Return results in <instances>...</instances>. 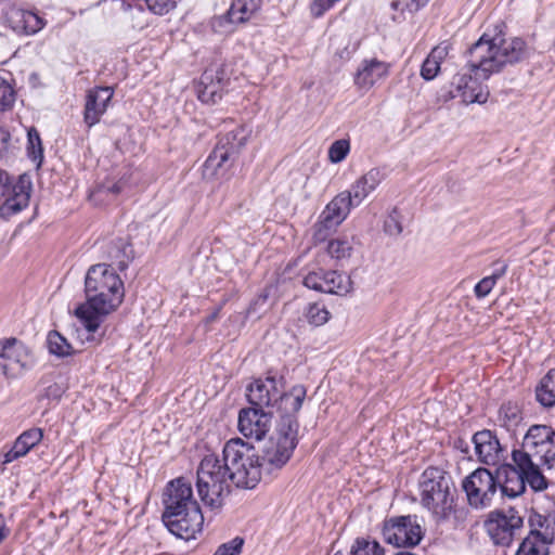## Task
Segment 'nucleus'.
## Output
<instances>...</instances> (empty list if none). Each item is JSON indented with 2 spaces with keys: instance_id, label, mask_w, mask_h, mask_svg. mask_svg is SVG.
Instances as JSON below:
<instances>
[{
  "instance_id": "nucleus-1",
  "label": "nucleus",
  "mask_w": 555,
  "mask_h": 555,
  "mask_svg": "<svg viewBox=\"0 0 555 555\" xmlns=\"http://www.w3.org/2000/svg\"><path fill=\"white\" fill-rule=\"evenodd\" d=\"M503 22L492 27L470 44L465 52L467 70L488 80L502 72L507 64L518 63L527 57V43L519 37L507 38Z\"/></svg>"
},
{
  "instance_id": "nucleus-2",
  "label": "nucleus",
  "mask_w": 555,
  "mask_h": 555,
  "mask_svg": "<svg viewBox=\"0 0 555 555\" xmlns=\"http://www.w3.org/2000/svg\"><path fill=\"white\" fill-rule=\"evenodd\" d=\"M86 301L75 309L85 328L94 333L102 323V318L116 311L125 298V285L119 274L111 264L91 266L85 278Z\"/></svg>"
},
{
  "instance_id": "nucleus-3",
  "label": "nucleus",
  "mask_w": 555,
  "mask_h": 555,
  "mask_svg": "<svg viewBox=\"0 0 555 555\" xmlns=\"http://www.w3.org/2000/svg\"><path fill=\"white\" fill-rule=\"evenodd\" d=\"M511 456L514 465L531 472L533 482L542 481V467L552 468L555 461V430L547 425H531Z\"/></svg>"
},
{
  "instance_id": "nucleus-4",
  "label": "nucleus",
  "mask_w": 555,
  "mask_h": 555,
  "mask_svg": "<svg viewBox=\"0 0 555 555\" xmlns=\"http://www.w3.org/2000/svg\"><path fill=\"white\" fill-rule=\"evenodd\" d=\"M247 400L257 408H276L280 414H297L304 403L307 389L295 385L285 391L284 378H276L269 372L266 377H258L247 386Z\"/></svg>"
},
{
  "instance_id": "nucleus-5",
  "label": "nucleus",
  "mask_w": 555,
  "mask_h": 555,
  "mask_svg": "<svg viewBox=\"0 0 555 555\" xmlns=\"http://www.w3.org/2000/svg\"><path fill=\"white\" fill-rule=\"evenodd\" d=\"M453 482L442 468L428 466L418 480V495L423 508L436 521H443L454 512Z\"/></svg>"
},
{
  "instance_id": "nucleus-6",
  "label": "nucleus",
  "mask_w": 555,
  "mask_h": 555,
  "mask_svg": "<svg viewBox=\"0 0 555 555\" xmlns=\"http://www.w3.org/2000/svg\"><path fill=\"white\" fill-rule=\"evenodd\" d=\"M232 473L216 454L205 455L196 470V489L201 501L210 509H220L230 493Z\"/></svg>"
},
{
  "instance_id": "nucleus-7",
  "label": "nucleus",
  "mask_w": 555,
  "mask_h": 555,
  "mask_svg": "<svg viewBox=\"0 0 555 555\" xmlns=\"http://www.w3.org/2000/svg\"><path fill=\"white\" fill-rule=\"evenodd\" d=\"M250 130L240 125L232 131L218 135V141L202 165V179L219 181L229 179L234 156L246 144Z\"/></svg>"
},
{
  "instance_id": "nucleus-8",
  "label": "nucleus",
  "mask_w": 555,
  "mask_h": 555,
  "mask_svg": "<svg viewBox=\"0 0 555 555\" xmlns=\"http://www.w3.org/2000/svg\"><path fill=\"white\" fill-rule=\"evenodd\" d=\"M223 464L232 473V483L242 489H254L261 479L259 457L253 447L241 438L230 439L223 447Z\"/></svg>"
},
{
  "instance_id": "nucleus-9",
  "label": "nucleus",
  "mask_w": 555,
  "mask_h": 555,
  "mask_svg": "<svg viewBox=\"0 0 555 555\" xmlns=\"http://www.w3.org/2000/svg\"><path fill=\"white\" fill-rule=\"evenodd\" d=\"M298 443L299 422L297 414L280 415L275 431L263 450V464L271 469L283 468L292 459Z\"/></svg>"
},
{
  "instance_id": "nucleus-10",
  "label": "nucleus",
  "mask_w": 555,
  "mask_h": 555,
  "mask_svg": "<svg viewBox=\"0 0 555 555\" xmlns=\"http://www.w3.org/2000/svg\"><path fill=\"white\" fill-rule=\"evenodd\" d=\"M483 529L495 546L509 547L524 529V517L515 507L498 508L487 515Z\"/></svg>"
},
{
  "instance_id": "nucleus-11",
  "label": "nucleus",
  "mask_w": 555,
  "mask_h": 555,
  "mask_svg": "<svg viewBox=\"0 0 555 555\" xmlns=\"http://www.w3.org/2000/svg\"><path fill=\"white\" fill-rule=\"evenodd\" d=\"M499 486L498 478L483 467L475 469L462 482L467 502L474 508L489 507L499 491Z\"/></svg>"
},
{
  "instance_id": "nucleus-12",
  "label": "nucleus",
  "mask_w": 555,
  "mask_h": 555,
  "mask_svg": "<svg viewBox=\"0 0 555 555\" xmlns=\"http://www.w3.org/2000/svg\"><path fill=\"white\" fill-rule=\"evenodd\" d=\"M382 534L388 544L397 547H414L422 541L424 531L416 515H405L386 519Z\"/></svg>"
},
{
  "instance_id": "nucleus-13",
  "label": "nucleus",
  "mask_w": 555,
  "mask_h": 555,
  "mask_svg": "<svg viewBox=\"0 0 555 555\" xmlns=\"http://www.w3.org/2000/svg\"><path fill=\"white\" fill-rule=\"evenodd\" d=\"M30 191L29 181L20 178L14 182L8 172L0 169V217L7 219L25 209L29 204Z\"/></svg>"
},
{
  "instance_id": "nucleus-14",
  "label": "nucleus",
  "mask_w": 555,
  "mask_h": 555,
  "mask_svg": "<svg viewBox=\"0 0 555 555\" xmlns=\"http://www.w3.org/2000/svg\"><path fill=\"white\" fill-rule=\"evenodd\" d=\"M302 284L309 289L337 296H346L353 288L351 278L336 270L324 271L318 269L309 271L304 276Z\"/></svg>"
},
{
  "instance_id": "nucleus-15",
  "label": "nucleus",
  "mask_w": 555,
  "mask_h": 555,
  "mask_svg": "<svg viewBox=\"0 0 555 555\" xmlns=\"http://www.w3.org/2000/svg\"><path fill=\"white\" fill-rule=\"evenodd\" d=\"M262 8V0H232L229 9L212 20V27L219 31L233 30L251 22Z\"/></svg>"
},
{
  "instance_id": "nucleus-16",
  "label": "nucleus",
  "mask_w": 555,
  "mask_h": 555,
  "mask_svg": "<svg viewBox=\"0 0 555 555\" xmlns=\"http://www.w3.org/2000/svg\"><path fill=\"white\" fill-rule=\"evenodd\" d=\"M115 89L108 86L89 88L83 98L82 120L88 130L100 124L112 105Z\"/></svg>"
},
{
  "instance_id": "nucleus-17",
  "label": "nucleus",
  "mask_w": 555,
  "mask_h": 555,
  "mask_svg": "<svg viewBox=\"0 0 555 555\" xmlns=\"http://www.w3.org/2000/svg\"><path fill=\"white\" fill-rule=\"evenodd\" d=\"M168 530L183 540L196 539L204 527V515L201 507L182 509L172 515H162Z\"/></svg>"
},
{
  "instance_id": "nucleus-18",
  "label": "nucleus",
  "mask_w": 555,
  "mask_h": 555,
  "mask_svg": "<svg viewBox=\"0 0 555 555\" xmlns=\"http://www.w3.org/2000/svg\"><path fill=\"white\" fill-rule=\"evenodd\" d=\"M27 347L15 337L0 340V369L5 377L15 378L28 366Z\"/></svg>"
},
{
  "instance_id": "nucleus-19",
  "label": "nucleus",
  "mask_w": 555,
  "mask_h": 555,
  "mask_svg": "<svg viewBox=\"0 0 555 555\" xmlns=\"http://www.w3.org/2000/svg\"><path fill=\"white\" fill-rule=\"evenodd\" d=\"M2 24L18 36H33L46 26L43 17L14 4L2 12Z\"/></svg>"
},
{
  "instance_id": "nucleus-20",
  "label": "nucleus",
  "mask_w": 555,
  "mask_h": 555,
  "mask_svg": "<svg viewBox=\"0 0 555 555\" xmlns=\"http://www.w3.org/2000/svg\"><path fill=\"white\" fill-rule=\"evenodd\" d=\"M163 503L165 506L163 515H172L182 509L201 507L194 499L191 482L184 477H178L167 483Z\"/></svg>"
},
{
  "instance_id": "nucleus-21",
  "label": "nucleus",
  "mask_w": 555,
  "mask_h": 555,
  "mask_svg": "<svg viewBox=\"0 0 555 555\" xmlns=\"http://www.w3.org/2000/svg\"><path fill=\"white\" fill-rule=\"evenodd\" d=\"M482 78L472 72L457 73L452 78L453 96H459L466 104H483L488 101L490 91L487 85L482 83Z\"/></svg>"
},
{
  "instance_id": "nucleus-22",
  "label": "nucleus",
  "mask_w": 555,
  "mask_h": 555,
  "mask_svg": "<svg viewBox=\"0 0 555 555\" xmlns=\"http://www.w3.org/2000/svg\"><path fill=\"white\" fill-rule=\"evenodd\" d=\"M272 414L262 408H244L238 413L237 427L240 433L248 439L262 440L271 428Z\"/></svg>"
},
{
  "instance_id": "nucleus-23",
  "label": "nucleus",
  "mask_w": 555,
  "mask_h": 555,
  "mask_svg": "<svg viewBox=\"0 0 555 555\" xmlns=\"http://www.w3.org/2000/svg\"><path fill=\"white\" fill-rule=\"evenodd\" d=\"M513 470L511 474H506V477L503 482H500L499 490L502 495L514 499L519 496L526 491V485L533 491H544L547 489L548 482L545 476H542V481L538 480L533 482L532 477L529 475L531 472L526 469H521L519 466L511 465Z\"/></svg>"
},
{
  "instance_id": "nucleus-24",
  "label": "nucleus",
  "mask_w": 555,
  "mask_h": 555,
  "mask_svg": "<svg viewBox=\"0 0 555 555\" xmlns=\"http://www.w3.org/2000/svg\"><path fill=\"white\" fill-rule=\"evenodd\" d=\"M390 63L376 57L364 59L353 75V83L361 91H369L390 74Z\"/></svg>"
},
{
  "instance_id": "nucleus-25",
  "label": "nucleus",
  "mask_w": 555,
  "mask_h": 555,
  "mask_svg": "<svg viewBox=\"0 0 555 555\" xmlns=\"http://www.w3.org/2000/svg\"><path fill=\"white\" fill-rule=\"evenodd\" d=\"M472 441L478 460L490 466L498 465L504 459L502 448L496 435L489 429H482L473 435Z\"/></svg>"
},
{
  "instance_id": "nucleus-26",
  "label": "nucleus",
  "mask_w": 555,
  "mask_h": 555,
  "mask_svg": "<svg viewBox=\"0 0 555 555\" xmlns=\"http://www.w3.org/2000/svg\"><path fill=\"white\" fill-rule=\"evenodd\" d=\"M225 86L223 70L206 69L195 85L197 99L204 104H216L222 99Z\"/></svg>"
},
{
  "instance_id": "nucleus-27",
  "label": "nucleus",
  "mask_w": 555,
  "mask_h": 555,
  "mask_svg": "<svg viewBox=\"0 0 555 555\" xmlns=\"http://www.w3.org/2000/svg\"><path fill=\"white\" fill-rule=\"evenodd\" d=\"M386 179V173L382 168L374 167L360 176L346 190L352 196L356 206H359L378 185Z\"/></svg>"
},
{
  "instance_id": "nucleus-28",
  "label": "nucleus",
  "mask_w": 555,
  "mask_h": 555,
  "mask_svg": "<svg viewBox=\"0 0 555 555\" xmlns=\"http://www.w3.org/2000/svg\"><path fill=\"white\" fill-rule=\"evenodd\" d=\"M43 439V430L33 427L23 431L14 441L12 448L4 453L2 464L7 465L29 453Z\"/></svg>"
},
{
  "instance_id": "nucleus-29",
  "label": "nucleus",
  "mask_w": 555,
  "mask_h": 555,
  "mask_svg": "<svg viewBox=\"0 0 555 555\" xmlns=\"http://www.w3.org/2000/svg\"><path fill=\"white\" fill-rule=\"evenodd\" d=\"M353 206L352 196L343 191L332 198L320 216L324 218V222L338 227L347 219Z\"/></svg>"
},
{
  "instance_id": "nucleus-30",
  "label": "nucleus",
  "mask_w": 555,
  "mask_h": 555,
  "mask_svg": "<svg viewBox=\"0 0 555 555\" xmlns=\"http://www.w3.org/2000/svg\"><path fill=\"white\" fill-rule=\"evenodd\" d=\"M530 533L542 539L547 544L555 542V509L540 513L532 511L529 516Z\"/></svg>"
},
{
  "instance_id": "nucleus-31",
  "label": "nucleus",
  "mask_w": 555,
  "mask_h": 555,
  "mask_svg": "<svg viewBox=\"0 0 555 555\" xmlns=\"http://www.w3.org/2000/svg\"><path fill=\"white\" fill-rule=\"evenodd\" d=\"M499 425L507 431H516L517 427L524 421V412L521 405L516 401L503 402L496 414Z\"/></svg>"
},
{
  "instance_id": "nucleus-32",
  "label": "nucleus",
  "mask_w": 555,
  "mask_h": 555,
  "mask_svg": "<svg viewBox=\"0 0 555 555\" xmlns=\"http://www.w3.org/2000/svg\"><path fill=\"white\" fill-rule=\"evenodd\" d=\"M537 401L545 406H555V367L550 369L535 387Z\"/></svg>"
},
{
  "instance_id": "nucleus-33",
  "label": "nucleus",
  "mask_w": 555,
  "mask_h": 555,
  "mask_svg": "<svg viewBox=\"0 0 555 555\" xmlns=\"http://www.w3.org/2000/svg\"><path fill=\"white\" fill-rule=\"evenodd\" d=\"M47 346L49 352L59 358H65L75 354V349L72 344L68 343V340L55 330L48 333Z\"/></svg>"
},
{
  "instance_id": "nucleus-34",
  "label": "nucleus",
  "mask_w": 555,
  "mask_h": 555,
  "mask_svg": "<svg viewBox=\"0 0 555 555\" xmlns=\"http://www.w3.org/2000/svg\"><path fill=\"white\" fill-rule=\"evenodd\" d=\"M550 544L533 533H528L520 542L515 555H550Z\"/></svg>"
},
{
  "instance_id": "nucleus-35",
  "label": "nucleus",
  "mask_w": 555,
  "mask_h": 555,
  "mask_svg": "<svg viewBox=\"0 0 555 555\" xmlns=\"http://www.w3.org/2000/svg\"><path fill=\"white\" fill-rule=\"evenodd\" d=\"M350 555H386V552L375 539L358 537L350 546Z\"/></svg>"
},
{
  "instance_id": "nucleus-36",
  "label": "nucleus",
  "mask_w": 555,
  "mask_h": 555,
  "mask_svg": "<svg viewBox=\"0 0 555 555\" xmlns=\"http://www.w3.org/2000/svg\"><path fill=\"white\" fill-rule=\"evenodd\" d=\"M507 268L508 264L504 262L499 269H495L491 275L481 279L474 287L475 296L479 299L487 297L495 286L498 280L506 274Z\"/></svg>"
},
{
  "instance_id": "nucleus-37",
  "label": "nucleus",
  "mask_w": 555,
  "mask_h": 555,
  "mask_svg": "<svg viewBox=\"0 0 555 555\" xmlns=\"http://www.w3.org/2000/svg\"><path fill=\"white\" fill-rule=\"evenodd\" d=\"M27 156L34 163L37 168L41 167L43 162V146L38 130L34 127L27 131Z\"/></svg>"
},
{
  "instance_id": "nucleus-38",
  "label": "nucleus",
  "mask_w": 555,
  "mask_h": 555,
  "mask_svg": "<svg viewBox=\"0 0 555 555\" xmlns=\"http://www.w3.org/2000/svg\"><path fill=\"white\" fill-rule=\"evenodd\" d=\"M305 315L309 324L314 326L324 325L331 318L330 311L321 302L309 304Z\"/></svg>"
},
{
  "instance_id": "nucleus-39",
  "label": "nucleus",
  "mask_w": 555,
  "mask_h": 555,
  "mask_svg": "<svg viewBox=\"0 0 555 555\" xmlns=\"http://www.w3.org/2000/svg\"><path fill=\"white\" fill-rule=\"evenodd\" d=\"M351 144L349 139L334 141L327 151V158L332 164L341 163L349 155Z\"/></svg>"
},
{
  "instance_id": "nucleus-40",
  "label": "nucleus",
  "mask_w": 555,
  "mask_h": 555,
  "mask_svg": "<svg viewBox=\"0 0 555 555\" xmlns=\"http://www.w3.org/2000/svg\"><path fill=\"white\" fill-rule=\"evenodd\" d=\"M351 249L349 242L344 238L331 240L326 247L327 254L336 260L349 257Z\"/></svg>"
},
{
  "instance_id": "nucleus-41",
  "label": "nucleus",
  "mask_w": 555,
  "mask_h": 555,
  "mask_svg": "<svg viewBox=\"0 0 555 555\" xmlns=\"http://www.w3.org/2000/svg\"><path fill=\"white\" fill-rule=\"evenodd\" d=\"M15 102V91L13 87L0 76V112L12 108Z\"/></svg>"
},
{
  "instance_id": "nucleus-42",
  "label": "nucleus",
  "mask_w": 555,
  "mask_h": 555,
  "mask_svg": "<svg viewBox=\"0 0 555 555\" xmlns=\"http://www.w3.org/2000/svg\"><path fill=\"white\" fill-rule=\"evenodd\" d=\"M341 0H312L309 4L310 16L314 20L321 18Z\"/></svg>"
},
{
  "instance_id": "nucleus-43",
  "label": "nucleus",
  "mask_w": 555,
  "mask_h": 555,
  "mask_svg": "<svg viewBox=\"0 0 555 555\" xmlns=\"http://www.w3.org/2000/svg\"><path fill=\"white\" fill-rule=\"evenodd\" d=\"M384 230L389 235H399L402 232L401 216L398 208H393L384 221Z\"/></svg>"
},
{
  "instance_id": "nucleus-44",
  "label": "nucleus",
  "mask_w": 555,
  "mask_h": 555,
  "mask_svg": "<svg viewBox=\"0 0 555 555\" xmlns=\"http://www.w3.org/2000/svg\"><path fill=\"white\" fill-rule=\"evenodd\" d=\"M336 228L334 224L324 222V218L320 216L319 221L314 224L313 243L320 244L325 242Z\"/></svg>"
},
{
  "instance_id": "nucleus-45",
  "label": "nucleus",
  "mask_w": 555,
  "mask_h": 555,
  "mask_svg": "<svg viewBox=\"0 0 555 555\" xmlns=\"http://www.w3.org/2000/svg\"><path fill=\"white\" fill-rule=\"evenodd\" d=\"M244 545V539L235 537L231 541H228L216 550L214 555H240Z\"/></svg>"
},
{
  "instance_id": "nucleus-46",
  "label": "nucleus",
  "mask_w": 555,
  "mask_h": 555,
  "mask_svg": "<svg viewBox=\"0 0 555 555\" xmlns=\"http://www.w3.org/2000/svg\"><path fill=\"white\" fill-rule=\"evenodd\" d=\"M451 51H453V43L450 40H442L430 50L428 55L441 66Z\"/></svg>"
},
{
  "instance_id": "nucleus-47",
  "label": "nucleus",
  "mask_w": 555,
  "mask_h": 555,
  "mask_svg": "<svg viewBox=\"0 0 555 555\" xmlns=\"http://www.w3.org/2000/svg\"><path fill=\"white\" fill-rule=\"evenodd\" d=\"M439 73L440 65L434 59H431L430 55H427L421 66L422 78L429 81L436 78Z\"/></svg>"
},
{
  "instance_id": "nucleus-48",
  "label": "nucleus",
  "mask_w": 555,
  "mask_h": 555,
  "mask_svg": "<svg viewBox=\"0 0 555 555\" xmlns=\"http://www.w3.org/2000/svg\"><path fill=\"white\" fill-rule=\"evenodd\" d=\"M430 0H409L405 3V10L411 13L418 12L421 9L427 5Z\"/></svg>"
},
{
  "instance_id": "nucleus-49",
  "label": "nucleus",
  "mask_w": 555,
  "mask_h": 555,
  "mask_svg": "<svg viewBox=\"0 0 555 555\" xmlns=\"http://www.w3.org/2000/svg\"><path fill=\"white\" fill-rule=\"evenodd\" d=\"M225 302H227V299L222 300V302L218 307H216L209 315H207L204 319L205 325H209V324L214 323L220 317L221 310H222L223 306L225 305Z\"/></svg>"
},
{
  "instance_id": "nucleus-50",
  "label": "nucleus",
  "mask_w": 555,
  "mask_h": 555,
  "mask_svg": "<svg viewBox=\"0 0 555 555\" xmlns=\"http://www.w3.org/2000/svg\"><path fill=\"white\" fill-rule=\"evenodd\" d=\"M10 528L5 524V519L2 514H0V544L9 537Z\"/></svg>"
},
{
  "instance_id": "nucleus-51",
  "label": "nucleus",
  "mask_w": 555,
  "mask_h": 555,
  "mask_svg": "<svg viewBox=\"0 0 555 555\" xmlns=\"http://www.w3.org/2000/svg\"><path fill=\"white\" fill-rule=\"evenodd\" d=\"M269 298V293L267 291H263L261 292L260 294H258L256 300L250 305V309L256 306L257 304L259 302H266Z\"/></svg>"
},
{
  "instance_id": "nucleus-52",
  "label": "nucleus",
  "mask_w": 555,
  "mask_h": 555,
  "mask_svg": "<svg viewBox=\"0 0 555 555\" xmlns=\"http://www.w3.org/2000/svg\"><path fill=\"white\" fill-rule=\"evenodd\" d=\"M390 7H391V9H392V10H395V11L399 10L400 1H399V0H395V1H392V2H391V4H390Z\"/></svg>"
},
{
  "instance_id": "nucleus-53",
  "label": "nucleus",
  "mask_w": 555,
  "mask_h": 555,
  "mask_svg": "<svg viewBox=\"0 0 555 555\" xmlns=\"http://www.w3.org/2000/svg\"><path fill=\"white\" fill-rule=\"evenodd\" d=\"M118 267L122 271V270H125L127 268V263L120 262Z\"/></svg>"
},
{
  "instance_id": "nucleus-54",
  "label": "nucleus",
  "mask_w": 555,
  "mask_h": 555,
  "mask_svg": "<svg viewBox=\"0 0 555 555\" xmlns=\"http://www.w3.org/2000/svg\"><path fill=\"white\" fill-rule=\"evenodd\" d=\"M396 555H415V554H412L410 552H399Z\"/></svg>"
},
{
  "instance_id": "nucleus-55",
  "label": "nucleus",
  "mask_w": 555,
  "mask_h": 555,
  "mask_svg": "<svg viewBox=\"0 0 555 555\" xmlns=\"http://www.w3.org/2000/svg\"><path fill=\"white\" fill-rule=\"evenodd\" d=\"M333 555H345V554L341 551H337Z\"/></svg>"
}]
</instances>
